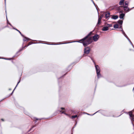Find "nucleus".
<instances>
[{"mask_svg": "<svg viewBox=\"0 0 134 134\" xmlns=\"http://www.w3.org/2000/svg\"><path fill=\"white\" fill-rule=\"evenodd\" d=\"M124 36H125V37L126 38H128V37H127L126 34H125V35H124Z\"/></svg>", "mask_w": 134, "mask_h": 134, "instance_id": "nucleus-29", "label": "nucleus"}, {"mask_svg": "<svg viewBox=\"0 0 134 134\" xmlns=\"http://www.w3.org/2000/svg\"><path fill=\"white\" fill-rule=\"evenodd\" d=\"M124 36H125V37L126 38H128V37H127L126 34H125V35H124Z\"/></svg>", "mask_w": 134, "mask_h": 134, "instance_id": "nucleus-27", "label": "nucleus"}, {"mask_svg": "<svg viewBox=\"0 0 134 134\" xmlns=\"http://www.w3.org/2000/svg\"><path fill=\"white\" fill-rule=\"evenodd\" d=\"M129 42L132 45V46L133 47V45L132 43V42H131V41H130Z\"/></svg>", "mask_w": 134, "mask_h": 134, "instance_id": "nucleus-32", "label": "nucleus"}, {"mask_svg": "<svg viewBox=\"0 0 134 134\" xmlns=\"http://www.w3.org/2000/svg\"><path fill=\"white\" fill-rule=\"evenodd\" d=\"M125 0H120V1L119 3V5H124V3L125 2Z\"/></svg>", "mask_w": 134, "mask_h": 134, "instance_id": "nucleus-13", "label": "nucleus"}, {"mask_svg": "<svg viewBox=\"0 0 134 134\" xmlns=\"http://www.w3.org/2000/svg\"><path fill=\"white\" fill-rule=\"evenodd\" d=\"M24 38L23 39V41L24 42H25L26 41L31 40L30 38H29L27 37H26L25 36H24V37H23Z\"/></svg>", "mask_w": 134, "mask_h": 134, "instance_id": "nucleus-10", "label": "nucleus"}, {"mask_svg": "<svg viewBox=\"0 0 134 134\" xmlns=\"http://www.w3.org/2000/svg\"><path fill=\"white\" fill-rule=\"evenodd\" d=\"M110 13L109 12L107 13L105 15V17L106 19L108 20L110 18Z\"/></svg>", "mask_w": 134, "mask_h": 134, "instance_id": "nucleus-7", "label": "nucleus"}, {"mask_svg": "<svg viewBox=\"0 0 134 134\" xmlns=\"http://www.w3.org/2000/svg\"><path fill=\"white\" fill-rule=\"evenodd\" d=\"M4 0V3H5V13H6V0Z\"/></svg>", "mask_w": 134, "mask_h": 134, "instance_id": "nucleus-23", "label": "nucleus"}, {"mask_svg": "<svg viewBox=\"0 0 134 134\" xmlns=\"http://www.w3.org/2000/svg\"><path fill=\"white\" fill-rule=\"evenodd\" d=\"M89 53V51H84V54H88Z\"/></svg>", "mask_w": 134, "mask_h": 134, "instance_id": "nucleus-21", "label": "nucleus"}, {"mask_svg": "<svg viewBox=\"0 0 134 134\" xmlns=\"http://www.w3.org/2000/svg\"><path fill=\"white\" fill-rule=\"evenodd\" d=\"M111 30H114V29H111Z\"/></svg>", "mask_w": 134, "mask_h": 134, "instance_id": "nucleus-38", "label": "nucleus"}, {"mask_svg": "<svg viewBox=\"0 0 134 134\" xmlns=\"http://www.w3.org/2000/svg\"><path fill=\"white\" fill-rule=\"evenodd\" d=\"M105 25L107 27H111L112 26V24H109L107 23H105Z\"/></svg>", "mask_w": 134, "mask_h": 134, "instance_id": "nucleus-15", "label": "nucleus"}, {"mask_svg": "<svg viewBox=\"0 0 134 134\" xmlns=\"http://www.w3.org/2000/svg\"><path fill=\"white\" fill-rule=\"evenodd\" d=\"M122 33L124 35L125 34H126L124 31L122 32Z\"/></svg>", "mask_w": 134, "mask_h": 134, "instance_id": "nucleus-33", "label": "nucleus"}, {"mask_svg": "<svg viewBox=\"0 0 134 134\" xmlns=\"http://www.w3.org/2000/svg\"><path fill=\"white\" fill-rule=\"evenodd\" d=\"M61 109L62 110H64L65 109L64 108H61Z\"/></svg>", "mask_w": 134, "mask_h": 134, "instance_id": "nucleus-36", "label": "nucleus"}, {"mask_svg": "<svg viewBox=\"0 0 134 134\" xmlns=\"http://www.w3.org/2000/svg\"><path fill=\"white\" fill-rule=\"evenodd\" d=\"M111 19L114 20H116L119 17L117 15H111Z\"/></svg>", "mask_w": 134, "mask_h": 134, "instance_id": "nucleus-8", "label": "nucleus"}, {"mask_svg": "<svg viewBox=\"0 0 134 134\" xmlns=\"http://www.w3.org/2000/svg\"><path fill=\"white\" fill-rule=\"evenodd\" d=\"M108 30L109 28H108V27H107V26L103 27V28L102 29V30L104 31H106Z\"/></svg>", "mask_w": 134, "mask_h": 134, "instance_id": "nucleus-12", "label": "nucleus"}, {"mask_svg": "<svg viewBox=\"0 0 134 134\" xmlns=\"http://www.w3.org/2000/svg\"><path fill=\"white\" fill-rule=\"evenodd\" d=\"M119 26H120V27H119L118 29H122V25H119Z\"/></svg>", "mask_w": 134, "mask_h": 134, "instance_id": "nucleus-25", "label": "nucleus"}, {"mask_svg": "<svg viewBox=\"0 0 134 134\" xmlns=\"http://www.w3.org/2000/svg\"><path fill=\"white\" fill-rule=\"evenodd\" d=\"M127 40H128V41L130 42L131 40L130 39L128 38H127Z\"/></svg>", "mask_w": 134, "mask_h": 134, "instance_id": "nucleus-34", "label": "nucleus"}, {"mask_svg": "<svg viewBox=\"0 0 134 134\" xmlns=\"http://www.w3.org/2000/svg\"><path fill=\"white\" fill-rule=\"evenodd\" d=\"M95 67L97 71V76L98 77H100V68L98 66V65H96L95 66Z\"/></svg>", "mask_w": 134, "mask_h": 134, "instance_id": "nucleus-3", "label": "nucleus"}, {"mask_svg": "<svg viewBox=\"0 0 134 134\" xmlns=\"http://www.w3.org/2000/svg\"><path fill=\"white\" fill-rule=\"evenodd\" d=\"M64 43V44H66V43Z\"/></svg>", "mask_w": 134, "mask_h": 134, "instance_id": "nucleus-39", "label": "nucleus"}, {"mask_svg": "<svg viewBox=\"0 0 134 134\" xmlns=\"http://www.w3.org/2000/svg\"><path fill=\"white\" fill-rule=\"evenodd\" d=\"M99 37V35L96 34L93 36V39L94 41L96 42L98 40Z\"/></svg>", "mask_w": 134, "mask_h": 134, "instance_id": "nucleus-5", "label": "nucleus"}, {"mask_svg": "<svg viewBox=\"0 0 134 134\" xmlns=\"http://www.w3.org/2000/svg\"><path fill=\"white\" fill-rule=\"evenodd\" d=\"M91 32H90L85 37L82 39L79 40L80 41H81V42L79 41H77V42L82 43L85 47L87 46L92 42V40L91 38L89 37L88 38V36L91 35Z\"/></svg>", "mask_w": 134, "mask_h": 134, "instance_id": "nucleus-1", "label": "nucleus"}, {"mask_svg": "<svg viewBox=\"0 0 134 134\" xmlns=\"http://www.w3.org/2000/svg\"><path fill=\"white\" fill-rule=\"evenodd\" d=\"M120 13L121 14H119V18L120 19L123 20L124 19V17L125 16V14L123 13V12Z\"/></svg>", "mask_w": 134, "mask_h": 134, "instance_id": "nucleus-6", "label": "nucleus"}, {"mask_svg": "<svg viewBox=\"0 0 134 134\" xmlns=\"http://www.w3.org/2000/svg\"><path fill=\"white\" fill-rule=\"evenodd\" d=\"M117 23H118L119 26L122 25L123 23V20L120 19L117 21Z\"/></svg>", "mask_w": 134, "mask_h": 134, "instance_id": "nucleus-11", "label": "nucleus"}, {"mask_svg": "<svg viewBox=\"0 0 134 134\" xmlns=\"http://www.w3.org/2000/svg\"><path fill=\"white\" fill-rule=\"evenodd\" d=\"M91 47H87L84 48V50H91Z\"/></svg>", "mask_w": 134, "mask_h": 134, "instance_id": "nucleus-16", "label": "nucleus"}, {"mask_svg": "<svg viewBox=\"0 0 134 134\" xmlns=\"http://www.w3.org/2000/svg\"><path fill=\"white\" fill-rule=\"evenodd\" d=\"M129 2L127 1H126L125 2L124 5L126 6H128L129 5Z\"/></svg>", "mask_w": 134, "mask_h": 134, "instance_id": "nucleus-20", "label": "nucleus"}, {"mask_svg": "<svg viewBox=\"0 0 134 134\" xmlns=\"http://www.w3.org/2000/svg\"><path fill=\"white\" fill-rule=\"evenodd\" d=\"M121 29V30H121V31L122 32H123V31H124L123 30V29H122H122Z\"/></svg>", "mask_w": 134, "mask_h": 134, "instance_id": "nucleus-35", "label": "nucleus"}, {"mask_svg": "<svg viewBox=\"0 0 134 134\" xmlns=\"http://www.w3.org/2000/svg\"><path fill=\"white\" fill-rule=\"evenodd\" d=\"M124 36H125V37L126 38H128V37H127L126 34H125V35H124Z\"/></svg>", "mask_w": 134, "mask_h": 134, "instance_id": "nucleus-28", "label": "nucleus"}, {"mask_svg": "<svg viewBox=\"0 0 134 134\" xmlns=\"http://www.w3.org/2000/svg\"><path fill=\"white\" fill-rule=\"evenodd\" d=\"M132 120H133V121H134V119H132Z\"/></svg>", "mask_w": 134, "mask_h": 134, "instance_id": "nucleus-37", "label": "nucleus"}, {"mask_svg": "<svg viewBox=\"0 0 134 134\" xmlns=\"http://www.w3.org/2000/svg\"><path fill=\"white\" fill-rule=\"evenodd\" d=\"M33 43H34L32 42L31 41L30 42L26 44L25 46H23L22 48L19 49V50H23L24 49V48L25 47H27L28 46Z\"/></svg>", "mask_w": 134, "mask_h": 134, "instance_id": "nucleus-4", "label": "nucleus"}, {"mask_svg": "<svg viewBox=\"0 0 134 134\" xmlns=\"http://www.w3.org/2000/svg\"><path fill=\"white\" fill-rule=\"evenodd\" d=\"M129 115H130V116L131 117L132 116V113L131 112H130V113Z\"/></svg>", "mask_w": 134, "mask_h": 134, "instance_id": "nucleus-31", "label": "nucleus"}, {"mask_svg": "<svg viewBox=\"0 0 134 134\" xmlns=\"http://www.w3.org/2000/svg\"><path fill=\"white\" fill-rule=\"evenodd\" d=\"M9 26H8V25H7V26H5L4 27H3L2 28V29H0V31L2 29H3L4 28H5V27H8Z\"/></svg>", "mask_w": 134, "mask_h": 134, "instance_id": "nucleus-24", "label": "nucleus"}, {"mask_svg": "<svg viewBox=\"0 0 134 134\" xmlns=\"http://www.w3.org/2000/svg\"><path fill=\"white\" fill-rule=\"evenodd\" d=\"M6 18H7V24L9 25L13 28V27H14L9 22V21L7 19V14H6Z\"/></svg>", "mask_w": 134, "mask_h": 134, "instance_id": "nucleus-14", "label": "nucleus"}, {"mask_svg": "<svg viewBox=\"0 0 134 134\" xmlns=\"http://www.w3.org/2000/svg\"><path fill=\"white\" fill-rule=\"evenodd\" d=\"M113 27L115 29H118V25L117 24H115L114 25Z\"/></svg>", "mask_w": 134, "mask_h": 134, "instance_id": "nucleus-18", "label": "nucleus"}, {"mask_svg": "<svg viewBox=\"0 0 134 134\" xmlns=\"http://www.w3.org/2000/svg\"><path fill=\"white\" fill-rule=\"evenodd\" d=\"M13 29H14V30H16V31H17V32H18L20 34V35H21V36L23 37H24V35L23 34L21 33V32L19 30H18V29H16V28H15L14 27H13Z\"/></svg>", "mask_w": 134, "mask_h": 134, "instance_id": "nucleus-9", "label": "nucleus"}, {"mask_svg": "<svg viewBox=\"0 0 134 134\" xmlns=\"http://www.w3.org/2000/svg\"><path fill=\"white\" fill-rule=\"evenodd\" d=\"M91 1L93 3V4L94 5V6L96 7V9H97V10L98 11V10H97V5L95 3H94L93 1V0H91Z\"/></svg>", "mask_w": 134, "mask_h": 134, "instance_id": "nucleus-19", "label": "nucleus"}, {"mask_svg": "<svg viewBox=\"0 0 134 134\" xmlns=\"http://www.w3.org/2000/svg\"><path fill=\"white\" fill-rule=\"evenodd\" d=\"M102 18V17H98V20H100L101 21V19Z\"/></svg>", "mask_w": 134, "mask_h": 134, "instance_id": "nucleus-26", "label": "nucleus"}, {"mask_svg": "<svg viewBox=\"0 0 134 134\" xmlns=\"http://www.w3.org/2000/svg\"><path fill=\"white\" fill-rule=\"evenodd\" d=\"M123 8L124 11L127 12L131 10L132 8H134V7L130 9L128 6H126L124 5H120L118 7L117 6L116 8V10L118 11L119 13H122L123 12L122 9Z\"/></svg>", "mask_w": 134, "mask_h": 134, "instance_id": "nucleus-2", "label": "nucleus"}, {"mask_svg": "<svg viewBox=\"0 0 134 134\" xmlns=\"http://www.w3.org/2000/svg\"><path fill=\"white\" fill-rule=\"evenodd\" d=\"M77 117V115H75V116H72V118H75L76 117Z\"/></svg>", "mask_w": 134, "mask_h": 134, "instance_id": "nucleus-30", "label": "nucleus"}, {"mask_svg": "<svg viewBox=\"0 0 134 134\" xmlns=\"http://www.w3.org/2000/svg\"><path fill=\"white\" fill-rule=\"evenodd\" d=\"M52 44L53 45V44ZM54 44V45H55L56 44Z\"/></svg>", "mask_w": 134, "mask_h": 134, "instance_id": "nucleus-40", "label": "nucleus"}, {"mask_svg": "<svg viewBox=\"0 0 134 134\" xmlns=\"http://www.w3.org/2000/svg\"><path fill=\"white\" fill-rule=\"evenodd\" d=\"M102 23L101 21L98 20L97 23L96 24V26H99L100 25V23Z\"/></svg>", "mask_w": 134, "mask_h": 134, "instance_id": "nucleus-17", "label": "nucleus"}, {"mask_svg": "<svg viewBox=\"0 0 134 134\" xmlns=\"http://www.w3.org/2000/svg\"><path fill=\"white\" fill-rule=\"evenodd\" d=\"M59 111L61 112L62 113H63L66 115V114L65 113V111H62L61 110H59Z\"/></svg>", "mask_w": 134, "mask_h": 134, "instance_id": "nucleus-22", "label": "nucleus"}]
</instances>
